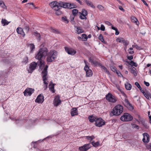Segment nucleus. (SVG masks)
Instances as JSON below:
<instances>
[{
	"instance_id": "13d9d810",
	"label": "nucleus",
	"mask_w": 151,
	"mask_h": 151,
	"mask_svg": "<svg viewBox=\"0 0 151 151\" xmlns=\"http://www.w3.org/2000/svg\"><path fill=\"white\" fill-rule=\"evenodd\" d=\"M123 43H124V45H125L126 46H127L129 45V42L127 41H126L124 40V42H123Z\"/></svg>"
},
{
	"instance_id": "ea45409f",
	"label": "nucleus",
	"mask_w": 151,
	"mask_h": 151,
	"mask_svg": "<svg viewBox=\"0 0 151 151\" xmlns=\"http://www.w3.org/2000/svg\"><path fill=\"white\" fill-rule=\"evenodd\" d=\"M101 68L102 69L103 71L106 72L108 74H109V70L104 66L103 65H101Z\"/></svg>"
},
{
	"instance_id": "e433bc0d",
	"label": "nucleus",
	"mask_w": 151,
	"mask_h": 151,
	"mask_svg": "<svg viewBox=\"0 0 151 151\" xmlns=\"http://www.w3.org/2000/svg\"><path fill=\"white\" fill-rule=\"evenodd\" d=\"M72 13L73 16H75L78 13V10L76 9H74L72 10Z\"/></svg>"
},
{
	"instance_id": "4d7b16f0",
	"label": "nucleus",
	"mask_w": 151,
	"mask_h": 151,
	"mask_svg": "<svg viewBox=\"0 0 151 151\" xmlns=\"http://www.w3.org/2000/svg\"><path fill=\"white\" fill-rule=\"evenodd\" d=\"M56 12H55L56 14L57 15H60L62 13V12L60 10H56Z\"/></svg>"
},
{
	"instance_id": "3c124183",
	"label": "nucleus",
	"mask_w": 151,
	"mask_h": 151,
	"mask_svg": "<svg viewBox=\"0 0 151 151\" xmlns=\"http://www.w3.org/2000/svg\"><path fill=\"white\" fill-rule=\"evenodd\" d=\"M82 39H84V41H86L88 39V37L87 35L85 34H83L82 35Z\"/></svg>"
},
{
	"instance_id": "58836bf2",
	"label": "nucleus",
	"mask_w": 151,
	"mask_h": 151,
	"mask_svg": "<svg viewBox=\"0 0 151 151\" xmlns=\"http://www.w3.org/2000/svg\"><path fill=\"white\" fill-rule=\"evenodd\" d=\"M76 31L77 33L78 34H80L84 32V31L83 29H81L79 27H77V28Z\"/></svg>"
},
{
	"instance_id": "8fccbe9b",
	"label": "nucleus",
	"mask_w": 151,
	"mask_h": 151,
	"mask_svg": "<svg viewBox=\"0 0 151 151\" xmlns=\"http://www.w3.org/2000/svg\"><path fill=\"white\" fill-rule=\"evenodd\" d=\"M131 19L132 22H135L137 24V23L138 22L137 19L135 17H131Z\"/></svg>"
},
{
	"instance_id": "f257e3e1",
	"label": "nucleus",
	"mask_w": 151,
	"mask_h": 151,
	"mask_svg": "<svg viewBox=\"0 0 151 151\" xmlns=\"http://www.w3.org/2000/svg\"><path fill=\"white\" fill-rule=\"evenodd\" d=\"M48 49L44 47L40 48L38 50L37 54L36 55V59L40 60L44 59L47 54Z\"/></svg>"
},
{
	"instance_id": "9b49d317",
	"label": "nucleus",
	"mask_w": 151,
	"mask_h": 151,
	"mask_svg": "<svg viewBox=\"0 0 151 151\" xmlns=\"http://www.w3.org/2000/svg\"><path fill=\"white\" fill-rule=\"evenodd\" d=\"M105 122L101 118H99L95 120V124L98 127H101L104 125Z\"/></svg>"
},
{
	"instance_id": "ddd939ff",
	"label": "nucleus",
	"mask_w": 151,
	"mask_h": 151,
	"mask_svg": "<svg viewBox=\"0 0 151 151\" xmlns=\"http://www.w3.org/2000/svg\"><path fill=\"white\" fill-rule=\"evenodd\" d=\"M64 48L65 51L69 55H75L76 52V51L72 48L65 47Z\"/></svg>"
},
{
	"instance_id": "aec40b11",
	"label": "nucleus",
	"mask_w": 151,
	"mask_h": 151,
	"mask_svg": "<svg viewBox=\"0 0 151 151\" xmlns=\"http://www.w3.org/2000/svg\"><path fill=\"white\" fill-rule=\"evenodd\" d=\"M55 84L52 83L51 81L49 84V90L52 93H54L55 92V90H54V86Z\"/></svg>"
},
{
	"instance_id": "b1692460",
	"label": "nucleus",
	"mask_w": 151,
	"mask_h": 151,
	"mask_svg": "<svg viewBox=\"0 0 151 151\" xmlns=\"http://www.w3.org/2000/svg\"><path fill=\"white\" fill-rule=\"evenodd\" d=\"M37 63L39 66V68L40 69H41L42 68H43L45 65V62L43 61H42V60H39Z\"/></svg>"
},
{
	"instance_id": "5fc2aeb1",
	"label": "nucleus",
	"mask_w": 151,
	"mask_h": 151,
	"mask_svg": "<svg viewBox=\"0 0 151 151\" xmlns=\"http://www.w3.org/2000/svg\"><path fill=\"white\" fill-rule=\"evenodd\" d=\"M97 8L101 11L103 10H104V8L103 7L100 5H98L97 6Z\"/></svg>"
},
{
	"instance_id": "6e6d98bb",
	"label": "nucleus",
	"mask_w": 151,
	"mask_h": 151,
	"mask_svg": "<svg viewBox=\"0 0 151 151\" xmlns=\"http://www.w3.org/2000/svg\"><path fill=\"white\" fill-rule=\"evenodd\" d=\"M110 68L112 71L115 73L117 71L116 68L114 66H111L110 67Z\"/></svg>"
},
{
	"instance_id": "4be33fe9",
	"label": "nucleus",
	"mask_w": 151,
	"mask_h": 151,
	"mask_svg": "<svg viewBox=\"0 0 151 151\" xmlns=\"http://www.w3.org/2000/svg\"><path fill=\"white\" fill-rule=\"evenodd\" d=\"M89 61L91 62L92 64L96 66L98 64V62L96 61L93 60V57L91 56L89 57L88 59Z\"/></svg>"
},
{
	"instance_id": "37998d69",
	"label": "nucleus",
	"mask_w": 151,
	"mask_h": 151,
	"mask_svg": "<svg viewBox=\"0 0 151 151\" xmlns=\"http://www.w3.org/2000/svg\"><path fill=\"white\" fill-rule=\"evenodd\" d=\"M76 7V5L74 4H70L69 3V9H71L73 8H75Z\"/></svg>"
},
{
	"instance_id": "9d476101",
	"label": "nucleus",
	"mask_w": 151,
	"mask_h": 151,
	"mask_svg": "<svg viewBox=\"0 0 151 151\" xmlns=\"http://www.w3.org/2000/svg\"><path fill=\"white\" fill-rule=\"evenodd\" d=\"M106 99L109 102L112 103L115 102L116 100L115 97L110 93H109L106 96Z\"/></svg>"
},
{
	"instance_id": "72a5a7b5",
	"label": "nucleus",
	"mask_w": 151,
	"mask_h": 151,
	"mask_svg": "<svg viewBox=\"0 0 151 151\" xmlns=\"http://www.w3.org/2000/svg\"><path fill=\"white\" fill-rule=\"evenodd\" d=\"M24 29L26 33H28L29 30V27L28 25L24 24Z\"/></svg>"
},
{
	"instance_id": "c756f323",
	"label": "nucleus",
	"mask_w": 151,
	"mask_h": 151,
	"mask_svg": "<svg viewBox=\"0 0 151 151\" xmlns=\"http://www.w3.org/2000/svg\"><path fill=\"white\" fill-rule=\"evenodd\" d=\"M1 23L3 26L8 24L10 22L7 21L6 19H2L1 21Z\"/></svg>"
},
{
	"instance_id": "a211bd4d",
	"label": "nucleus",
	"mask_w": 151,
	"mask_h": 151,
	"mask_svg": "<svg viewBox=\"0 0 151 151\" xmlns=\"http://www.w3.org/2000/svg\"><path fill=\"white\" fill-rule=\"evenodd\" d=\"M60 5L61 6V8L63 7L65 8H68L69 9V3L65 2L63 1H60Z\"/></svg>"
},
{
	"instance_id": "2eb2a0df",
	"label": "nucleus",
	"mask_w": 151,
	"mask_h": 151,
	"mask_svg": "<svg viewBox=\"0 0 151 151\" xmlns=\"http://www.w3.org/2000/svg\"><path fill=\"white\" fill-rule=\"evenodd\" d=\"M34 89L32 88H27L24 92L23 93L25 96H30L33 93Z\"/></svg>"
},
{
	"instance_id": "1a4fd4ad",
	"label": "nucleus",
	"mask_w": 151,
	"mask_h": 151,
	"mask_svg": "<svg viewBox=\"0 0 151 151\" xmlns=\"http://www.w3.org/2000/svg\"><path fill=\"white\" fill-rule=\"evenodd\" d=\"M91 147L90 143L85 144L83 146L80 147L78 148V150L79 151H87Z\"/></svg>"
},
{
	"instance_id": "f3484780",
	"label": "nucleus",
	"mask_w": 151,
	"mask_h": 151,
	"mask_svg": "<svg viewBox=\"0 0 151 151\" xmlns=\"http://www.w3.org/2000/svg\"><path fill=\"white\" fill-rule=\"evenodd\" d=\"M44 97L43 94L42 93L40 94L37 96L35 100V102L38 103L42 104L44 101Z\"/></svg>"
},
{
	"instance_id": "4468645a",
	"label": "nucleus",
	"mask_w": 151,
	"mask_h": 151,
	"mask_svg": "<svg viewBox=\"0 0 151 151\" xmlns=\"http://www.w3.org/2000/svg\"><path fill=\"white\" fill-rule=\"evenodd\" d=\"M84 70L86 72V77H90L92 76L93 72L91 70L89 69L88 66H85Z\"/></svg>"
},
{
	"instance_id": "7c9ffc66",
	"label": "nucleus",
	"mask_w": 151,
	"mask_h": 151,
	"mask_svg": "<svg viewBox=\"0 0 151 151\" xmlns=\"http://www.w3.org/2000/svg\"><path fill=\"white\" fill-rule=\"evenodd\" d=\"M125 87L126 89L127 90H130L131 89L132 86L129 83L127 84H125Z\"/></svg>"
},
{
	"instance_id": "774afa93",
	"label": "nucleus",
	"mask_w": 151,
	"mask_h": 151,
	"mask_svg": "<svg viewBox=\"0 0 151 151\" xmlns=\"http://www.w3.org/2000/svg\"><path fill=\"white\" fill-rule=\"evenodd\" d=\"M135 85L138 88L140 87V85L139 83L137 82H136L135 83Z\"/></svg>"
},
{
	"instance_id": "c9c22d12",
	"label": "nucleus",
	"mask_w": 151,
	"mask_h": 151,
	"mask_svg": "<svg viewBox=\"0 0 151 151\" xmlns=\"http://www.w3.org/2000/svg\"><path fill=\"white\" fill-rule=\"evenodd\" d=\"M47 76H42V78L43 83L45 84H48V83L46 81L47 80Z\"/></svg>"
},
{
	"instance_id": "a18cd8bd",
	"label": "nucleus",
	"mask_w": 151,
	"mask_h": 151,
	"mask_svg": "<svg viewBox=\"0 0 151 151\" xmlns=\"http://www.w3.org/2000/svg\"><path fill=\"white\" fill-rule=\"evenodd\" d=\"M124 39L123 38H117L116 39V41L119 42L121 43V42H123L124 41Z\"/></svg>"
},
{
	"instance_id": "6ab92c4d",
	"label": "nucleus",
	"mask_w": 151,
	"mask_h": 151,
	"mask_svg": "<svg viewBox=\"0 0 151 151\" xmlns=\"http://www.w3.org/2000/svg\"><path fill=\"white\" fill-rule=\"evenodd\" d=\"M70 114L72 116H74L75 115H78V114L77 108H73L71 109Z\"/></svg>"
},
{
	"instance_id": "a19ab883",
	"label": "nucleus",
	"mask_w": 151,
	"mask_h": 151,
	"mask_svg": "<svg viewBox=\"0 0 151 151\" xmlns=\"http://www.w3.org/2000/svg\"><path fill=\"white\" fill-rule=\"evenodd\" d=\"M28 62V58L27 56H26L22 61V63L25 64H27Z\"/></svg>"
},
{
	"instance_id": "f8f14e48",
	"label": "nucleus",
	"mask_w": 151,
	"mask_h": 151,
	"mask_svg": "<svg viewBox=\"0 0 151 151\" xmlns=\"http://www.w3.org/2000/svg\"><path fill=\"white\" fill-rule=\"evenodd\" d=\"M61 103V101L60 99V97L59 95L56 96L53 101V104L54 106H57Z\"/></svg>"
},
{
	"instance_id": "c03bdc74",
	"label": "nucleus",
	"mask_w": 151,
	"mask_h": 151,
	"mask_svg": "<svg viewBox=\"0 0 151 151\" xmlns=\"http://www.w3.org/2000/svg\"><path fill=\"white\" fill-rule=\"evenodd\" d=\"M86 137V139L88 140H90V141H91V140H92L93 139L95 138L94 137L93 135H92L91 136H87Z\"/></svg>"
},
{
	"instance_id": "20e7f679",
	"label": "nucleus",
	"mask_w": 151,
	"mask_h": 151,
	"mask_svg": "<svg viewBox=\"0 0 151 151\" xmlns=\"http://www.w3.org/2000/svg\"><path fill=\"white\" fill-rule=\"evenodd\" d=\"M120 119L122 121L128 122L132 121L133 119V117L130 114L125 113L121 116Z\"/></svg>"
},
{
	"instance_id": "6e6552de",
	"label": "nucleus",
	"mask_w": 151,
	"mask_h": 151,
	"mask_svg": "<svg viewBox=\"0 0 151 151\" xmlns=\"http://www.w3.org/2000/svg\"><path fill=\"white\" fill-rule=\"evenodd\" d=\"M37 64L35 62L30 63L29 67L27 68V70L29 73H32L36 68Z\"/></svg>"
},
{
	"instance_id": "de8ad7c7",
	"label": "nucleus",
	"mask_w": 151,
	"mask_h": 151,
	"mask_svg": "<svg viewBox=\"0 0 151 151\" xmlns=\"http://www.w3.org/2000/svg\"><path fill=\"white\" fill-rule=\"evenodd\" d=\"M88 119H89V121L91 122H93L95 121L94 117L92 116H89L88 117Z\"/></svg>"
},
{
	"instance_id": "680f3d73",
	"label": "nucleus",
	"mask_w": 151,
	"mask_h": 151,
	"mask_svg": "<svg viewBox=\"0 0 151 151\" xmlns=\"http://www.w3.org/2000/svg\"><path fill=\"white\" fill-rule=\"evenodd\" d=\"M133 127L134 128H136L137 129H139V127L138 125H136L135 124H133Z\"/></svg>"
},
{
	"instance_id": "bb28decb",
	"label": "nucleus",
	"mask_w": 151,
	"mask_h": 151,
	"mask_svg": "<svg viewBox=\"0 0 151 151\" xmlns=\"http://www.w3.org/2000/svg\"><path fill=\"white\" fill-rule=\"evenodd\" d=\"M84 1L86 3L87 5L88 6L91 7L92 8H95V6L91 1L89 2L87 0H84Z\"/></svg>"
},
{
	"instance_id": "69168bd1",
	"label": "nucleus",
	"mask_w": 151,
	"mask_h": 151,
	"mask_svg": "<svg viewBox=\"0 0 151 151\" xmlns=\"http://www.w3.org/2000/svg\"><path fill=\"white\" fill-rule=\"evenodd\" d=\"M127 58L128 60H132L133 59V56L132 55L130 56H128Z\"/></svg>"
},
{
	"instance_id": "c85d7f7f",
	"label": "nucleus",
	"mask_w": 151,
	"mask_h": 151,
	"mask_svg": "<svg viewBox=\"0 0 151 151\" xmlns=\"http://www.w3.org/2000/svg\"><path fill=\"white\" fill-rule=\"evenodd\" d=\"M143 136L145 137V138H146V143H147L150 140V137L149 135L146 133H145L143 134Z\"/></svg>"
},
{
	"instance_id": "412c9836",
	"label": "nucleus",
	"mask_w": 151,
	"mask_h": 151,
	"mask_svg": "<svg viewBox=\"0 0 151 151\" xmlns=\"http://www.w3.org/2000/svg\"><path fill=\"white\" fill-rule=\"evenodd\" d=\"M17 33L19 34L22 35L23 37H24L25 36V34L23 31V29L21 27H18L16 29Z\"/></svg>"
},
{
	"instance_id": "603ef678",
	"label": "nucleus",
	"mask_w": 151,
	"mask_h": 151,
	"mask_svg": "<svg viewBox=\"0 0 151 151\" xmlns=\"http://www.w3.org/2000/svg\"><path fill=\"white\" fill-rule=\"evenodd\" d=\"M128 51L130 54H132L134 53V51L133 50V48L132 47H130Z\"/></svg>"
},
{
	"instance_id": "7ed1b4c3",
	"label": "nucleus",
	"mask_w": 151,
	"mask_h": 151,
	"mask_svg": "<svg viewBox=\"0 0 151 151\" xmlns=\"http://www.w3.org/2000/svg\"><path fill=\"white\" fill-rule=\"evenodd\" d=\"M57 55V52L55 50H51L49 52H48L46 59L47 64L55 61Z\"/></svg>"
},
{
	"instance_id": "09e8293b",
	"label": "nucleus",
	"mask_w": 151,
	"mask_h": 151,
	"mask_svg": "<svg viewBox=\"0 0 151 151\" xmlns=\"http://www.w3.org/2000/svg\"><path fill=\"white\" fill-rule=\"evenodd\" d=\"M62 19L63 22H65L66 23H68V21L67 19V17L65 16H64L62 18Z\"/></svg>"
},
{
	"instance_id": "f704fd0d",
	"label": "nucleus",
	"mask_w": 151,
	"mask_h": 151,
	"mask_svg": "<svg viewBox=\"0 0 151 151\" xmlns=\"http://www.w3.org/2000/svg\"><path fill=\"white\" fill-rule=\"evenodd\" d=\"M75 17L74 16H73L72 15H71L70 17V22L71 23L73 24H74L75 23V22L74 21V19L75 18Z\"/></svg>"
},
{
	"instance_id": "79ce46f5",
	"label": "nucleus",
	"mask_w": 151,
	"mask_h": 151,
	"mask_svg": "<svg viewBox=\"0 0 151 151\" xmlns=\"http://www.w3.org/2000/svg\"><path fill=\"white\" fill-rule=\"evenodd\" d=\"M99 39L102 42L105 43V42L103 38L102 35L101 34H100L99 37Z\"/></svg>"
},
{
	"instance_id": "a878e982",
	"label": "nucleus",
	"mask_w": 151,
	"mask_h": 151,
	"mask_svg": "<svg viewBox=\"0 0 151 151\" xmlns=\"http://www.w3.org/2000/svg\"><path fill=\"white\" fill-rule=\"evenodd\" d=\"M136 68L133 66H131L130 69V72L134 76H137V73L136 71Z\"/></svg>"
},
{
	"instance_id": "0e129e2a",
	"label": "nucleus",
	"mask_w": 151,
	"mask_h": 151,
	"mask_svg": "<svg viewBox=\"0 0 151 151\" xmlns=\"http://www.w3.org/2000/svg\"><path fill=\"white\" fill-rule=\"evenodd\" d=\"M0 5L2 7L4 8L5 7H6L5 4H4V3L3 1L2 2L1 4Z\"/></svg>"
},
{
	"instance_id": "864d4df0",
	"label": "nucleus",
	"mask_w": 151,
	"mask_h": 151,
	"mask_svg": "<svg viewBox=\"0 0 151 151\" xmlns=\"http://www.w3.org/2000/svg\"><path fill=\"white\" fill-rule=\"evenodd\" d=\"M30 49L31 50V51L34 50L35 49V45L33 44H30L29 45Z\"/></svg>"
},
{
	"instance_id": "5701e85b",
	"label": "nucleus",
	"mask_w": 151,
	"mask_h": 151,
	"mask_svg": "<svg viewBox=\"0 0 151 151\" xmlns=\"http://www.w3.org/2000/svg\"><path fill=\"white\" fill-rule=\"evenodd\" d=\"M48 67V66L47 65L43 70L42 72V73L43 75L42 76H47L48 73L47 68Z\"/></svg>"
},
{
	"instance_id": "f03ea898",
	"label": "nucleus",
	"mask_w": 151,
	"mask_h": 151,
	"mask_svg": "<svg viewBox=\"0 0 151 151\" xmlns=\"http://www.w3.org/2000/svg\"><path fill=\"white\" fill-rule=\"evenodd\" d=\"M123 111V106L120 104L116 105L110 113V116H118L120 115Z\"/></svg>"
},
{
	"instance_id": "cd10ccee",
	"label": "nucleus",
	"mask_w": 151,
	"mask_h": 151,
	"mask_svg": "<svg viewBox=\"0 0 151 151\" xmlns=\"http://www.w3.org/2000/svg\"><path fill=\"white\" fill-rule=\"evenodd\" d=\"M93 146L95 147H99L100 145L99 142V141H97L96 142H95L94 141H93L91 143Z\"/></svg>"
},
{
	"instance_id": "052dcab7",
	"label": "nucleus",
	"mask_w": 151,
	"mask_h": 151,
	"mask_svg": "<svg viewBox=\"0 0 151 151\" xmlns=\"http://www.w3.org/2000/svg\"><path fill=\"white\" fill-rule=\"evenodd\" d=\"M115 73L117 74L119 76L121 77V76H122V75L119 71L117 70V71Z\"/></svg>"
},
{
	"instance_id": "49530a36",
	"label": "nucleus",
	"mask_w": 151,
	"mask_h": 151,
	"mask_svg": "<svg viewBox=\"0 0 151 151\" xmlns=\"http://www.w3.org/2000/svg\"><path fill=\"white\" fill-rule=\"evenodd\" d=\"M130 65H131V66H134L135 67H137L138 65L137 63L134 62L133 61L131 60L130 62Z\"/></svg>"
},
{
	"instance_id": "dca6fc26",
	"label": "nucleus",
	"mask_w": 151,
	"mask_h": 151,
	"mask_svg": "<svg viewBox=\"0 0 151 151\" xmlns=\"http://www.w3.org/2000/svg\"><path fill=\"white\" fill-rule=\"evenodd\" d=\"M124 101L126 103L124 106L127 108L129 110L131 111L134 109L133 106L132 104H130L128 99H125Z\"/></svg>"
},
{
	"instance_id": "0eeeda50",
	"label": "nucleus",
	"mask_w": 151,
	"mask_h": 151,
	"mask_svg": "<svg viewBox=\"0 0 151 151\" xmlns=\"http://www.w3.org/2000/svg\"><path fill=\"white\" fill-rule=\"evenodd\" d=\"M138 119H136V121H137L138 124H140V122L141 123L142 125L146 129H148L149 127L146 123H145V120L143 118L141 117L139 115L138 116Z\"/></svg>"
},
{
	"instance_id": "338daca9",
	"label": "nucleus",
	"mask_w": 151,
	"mask_h": 151,
	"mask_svg": "<svg viewBox=\"0 0 151 151\" xmlns=\"http://www.w3.org/2000/svg\"><path fill=\"white\" fill-rule=\"evenodd\" d=\"M144 84L147 86H150V84L148 82H147L145 81L144 82Z\"/></svg>"
},
{
	"instance_id": "4c0bfd02",
	"label": "nucleus",
	"mask_w": 151,
	"mask_h": 151,
	"mask_svg": "<svg viewBox=\"0 0 151 151\" xmlns=\"http://www.w3.org/2000/svg\"><path fill=\"white\" fill-rule=\"evenodd\" d=\"M33 34L35 36L37 37V39L40 41V34L37 32H34Z\"/></svg>"
},
{
	"instance_id": "bf43d9fd",
	"label": "nucleus",
	"mask_w": 151,
	"mask_h": 151,
	"mask_svg": "<svg viewBox=\"0 0 151 151\" xmlns=\"http://www.w3.org/2000/svg\"><path fill=\"white\" fill-rule=\"evenodd\" d=\"M105 23L106 24L109 26H111L112 25V24H111L110 22L107 21H105Z\"/></svg>"
},
{
	"instance_id": "473e14b6",
	"label": "nucleus",
	"mask_w": 151,
	"mask_h": 151,
	"mask_svg": "<svg viewBox=\"0 0 151 151\" xmlns=\"http://www.w3.org/2000/svg\"><path fill=\"white\" fill-rule=\"evenodd\" d=\"M145 95L144 96L148 100H149V98L151 97V94L148 91L146 92Z\"/></svg>"
},
{
	"instance_id": "39448f33",
	"label": "nucleus",
	"mask_w": 151,
	"mask_h": 151,
	"mask_svg": "<svg viewBox=\"0 0 151 151\" xmlns=\"http://www.w3.org/2000/svg\"><path fill=\"white\" fill-rule=\"evenodd\" d=\"M0 85L5 83L4 77H6L8 73L5 70L0 72Z\"/></svg>"
},
{
	"instance_id": "423d86ee",
	"label": "nucleus",
	"mask_w": 151,
	"mask_h": 151,
	"mask_svg": "<svg viewBox=\"0 0 151 151\" xmlns=\"http://www.w3.org/2000/svg\"><path fill=\"white\" fill-rule=\"evenodd\" d=\"M60 1H54L51 2L50 4V6L52 7L53 9L56 11L60 10L61 8V6L60 5Z\"/></svg>"
},
{
	"instance_id": "393cba45",
	"label": "nucleus",
	"mask_w": 151,
	"mask_h": 151,
	"mask_svg": "<svg viewBox=\"0 0 151 151\" xmlns=\"http://www.w3.org/2000/svg\"><path fill=\"white\" fill-rule=\"evenodd\" d=\"M78 13L81 15H82L83 16L86 18V16H87L88 14L87 11L85 9H83L81 11V13L79 12Z\"/></svg>"
},
{
	"instance_id": "2f4dec72",
	"label": "nucleus",
	"mask_w": 151,
	"mask_h": 151,
	"mask_svg": "<svg viewBox=\"0 0 151 151\" xmlns=\"http://www.w3.org/2000/svg\"><path fill=\"white\" fill-rule=\"evenodd\" d=\"M50 29L51 30V31L52 32L54 33L57 34L60 33V31H59L58 30L56 29H54L52 27H51L50 28Z\"/></svg>"
},
{
	"instance_id": "e2e57ef3",
	"label": "nucleus",
	"mask_w": 151,
	"mask_h": 151,
	"mask_svg": "<svg viewBox=\"0 0 151 151\" xmlns=\"http://www.w3.org/2000/svg\"><path fill=\"white\" fill-rule=\"evenodd\" d=\"M100 29L102 31H104L105 30V27L104 26L101 24L100 27Z\"/></svg>"
}]
</instances>
